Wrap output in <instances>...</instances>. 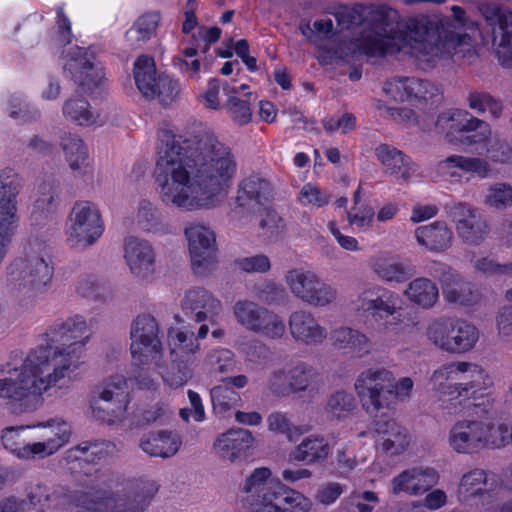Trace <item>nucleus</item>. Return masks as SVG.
<instances>
[{"label": "nucleus", "mask_w": 512, "mask_h": 512, "mask_svg": "<svg viewBox=\"0 0 512 512\" xmlns=\"http://www.w3.org/2000/svg\"><path fill=\"white\" fill-rule=\"evenodd\" d=\"M451 15L420 16L406 24V33L398 30L396 10L378 4L365 5L364 27L356 38L325 46L330 63L350 56H384L409 48V53L426 67L447 57L464 58L472 52V36L478 25L465 9L453 5Z\"/></svg>", "instance_id": "f257e3e1"}, {"label": "nucleus", "mask_w": 512, "mask_h": 512, "mask_svg": "<svg viewBox=\"0 0 512 512\" xmlns=\"http://www.w3.org/2000/svg\"><path fill=\"white\" fill-rule=\"evenodd\" d=\"M157 150L154 177L163 203L187 211L221 205L238 168L228 145L210 132L183 136L163 130Z\"/></svg>", "instance_id": "f03ea898"}, {"label": "nucleus", "mask_w": 512, "mask_h": 512, "mask_svg": "<svg viewBox=\"0 0 512 512\" xmlns=\"http://www.w3.org/2000/svg\"><path fill=\"white\" fill-rule=\"evenodd\" d=\"M91 334L82 316L57 321L47 328L45 345L31 349L20 364H1L0 399L8 409L16 415L35 411L43 394L72 382Z\"/></svg>", "instance_id": "7ed1b4c3"}, {"label": "nucleus", "mask_w": 512, "mask_h": 512, "mask_svg": "<svg viewBox=\"0 0 512 512\" xmlns=\"http://www.w3.org/2000/svg\"><path fill=\"white\" fill-rule=\"evenodd\" d=\"M243 491L251 512H308L311 500L272 478L267 467L256 468L245 480Z\"/></svg>", "instance_id": "20e7f679"}, {"label": "nucleus", "mask_w": 512, "mask_h": 512, "mask_svg": "<svg viewBox=\"0 0 512 512\" xmlns=\"http://www.w3.org/2000/svg\"><path fill=\"white\" fill-rule=\"evenodd\" d=\"M158 491L156 482L135 478L111 492L78 493L76 512H145Z\"/></svg>", "instance_id": "39448f33"}, {"label": "nucleus", "mask_w": 512, "mask_h": 512, "mask_svg": "<svg viewBox=\"0 0 512 512\" xmlns=\"http://www.w3.org/2000/svg\"><path fill=\"white\" fill-rule=\"evenodd\" d=\"M52 276L50 255L38 242L25 246L23 253L6 267L7 282L18 290H41Z\"/></svg>", "instance_id": "423d86ee"}, {"label": "nucleus", "mask_w": 512, "mask_h": 512, "mask_svg": "<svg viewBox=\"0 0 512 512\" xmlns=\"http://www.w3.org/2000/svg\"><path fill=\"white\" fill-rule=\"evenodd\" d=\"M436 131L452 145H484L492 135L490 124L466 109L452 108L441 112L435 121Z\"/></svg>", "instance_id": "0eeeda50"}, {"label": "nucleus", "mask_w": 512, "mask_h": 512, "mask_svg": "<svg viewBox=\"0 0 512 512\" xmlns=\"http://www.w3.org/2000/svg\"><path fill=\"white\" fill-rule=\"evenodd\" d=\"M427 337L439 349L460 354L474 348L479 340V330L465 319L445 317L429 325Z\"/></svg>", "instance_id": "6e6552de"}, {"label": "nucleus", "mask_w": 512, "mask_h": 512, "mask_svg": "<svg viewBox=\"0 0 512 512\" xmlns=\"http://www.w3.org/2000/svg\"><path fill=\"white\" fill-rule=\"evenodd\" d=\"M130 351L133 365L159 366L163 347L159 338V325L151 314H140L132 322Z\"/></svg>", "instance_id": "1a4fd4ad"}, {"label": "nucleus", "mask_w": 512, "mask_h": 512, "mask_svg": "<svg viewBox=\"0 0 512 512\" xmlns=\"http://www.w3.org/2000/svg\"><path fill=\"white\" fill-rule=\"evenodd\" d=\"M284 279L291 293L309 306L327 307L338 298L336 287L311 270L293 268L286 272Z\"/></svg>", "instance_id": "9d476101"}, {"label": "nucleus", "mask_w": 512, "mask_h": 512, "mask_svg": "<svg viewBox=\"0 0 512 512\" xmlns=\"http://www.w3.org/2000/svg\"><path fill=\"white\" fill-rule=\"evenodd\" d=\"M355 309L387 331L401 323L397 295L379 285L365 288L355 300Z\"/></svg>", "instance_id": "9b49d317"}, {"label": "nucleus", "mask_w": 512, "mask_h": 512, "mask_svg": "<svg viewBox=\"0 0 512 512\" xmlns=\"http://www.w3.org/2000/svg\"><path fill=\"white\" fill-rule=\"evenodd\" d=\"M494 422L488 419H463L450 429L448 443L459 454L495 449Z\"/></svg>", "instance_id": "f8f14e48"}, {"label": "nucleus", "mask_w": 512, "mask_h": 512, "mask_svg": "<svg viewBox=\"0 0 512 512\" xmlns=\"http://www.w3.org/2000/svg\"><path fill=\"white\" fill-rule=\"evenodd\" d=\"M354 387L365 411L377 413L392 403L393 372L383 367L365 369Z\"/></svg>", "instance_id": "ddd939ff"}, {"label": "nucleus", "mask_w": 512, "mask_h": 512, "mask_svg": "<svg viewBox=\"0 0 512 512\" xmlns=\"http://www.w3.org/2000/svg\"><path fill=\"white\" fill-rule=\"evenodd\" d=\"M104 224L98 207L90 201H77L68 217L66 237L72 247L86 248L103 234Z\"/></svg>", "instance_id": "4468645a"}, {"label": "nucleus", "mask_w": 512, "mask_h": 512, "mask_svg": "<svg viewBox=\"0 0 512 512\" xmlns=\"http://www.w3.org/2000/svg\"><path fill=\"white\" fill-rule=\"evenodd\" d=\"M64 72L82 93L91 94L103 87L106 78L101 63L92 48L74 47L67 53Z\"/></svg>", "instance_id": "2eb2a0df"}, {"label": "nucleus", "mask_w": 512, "mask_h": 512, "mask_svg": "<svg viewBox=\"0 0 512 512\" xmlns=\"http://www.w3.org/2000/svg\"><path fill=\"white\" fill-rule=\"evenodd\" d=\"M479 11L492 30L496 56L504 67L512 65V11L496 3H481Z\"/></svg>", "instance_id": "dca6fc26"}, {"label": "nucleus", "mask_w": 512, "mask_h": 512, "mask_svg": "<svg viewBox=\"0 0 512 512\" xmlns=\"http://www.w3.org/2000/svg\"><path fill=\"white\" fill-rule=\"evenodd\" d=\"M191 265L195 274L204 276L216 265V236L214 231L201 223H190L185 228Z\"/></svg>", "instance_id": "f3484780"}, {"label": "nucleus", "mask_w": 512, "mask_h": 512, "mask_svg": "<svg viewBox=\"0 0 512 512\" xmlns=\"http://www.w3.org/2000/svg\"><path fill=\"white\" fill-rule=\"evenodd\" d=\"M18 193L19 187L16 180L0 173V264L6 257L8 247L18 228L16 200Z\"/></svg>", "instance_id": "a211bd4d"}, {"label": "nucleus", "mask_w": 512, "mask_h": 512, "mask_svg": "<svg viewBox=\"0 0 512 512\" xmlns=\"http://www.w3.org/2000/svg\"><path fill=\"white\" fill-rule=\"evenodd\" d=\"M273 196L271 181L259 173H252L243 178L237 189L235 208L232 213L236 217L241 212L254 213L265 205Z\"/></svg>", "instance_id": "6ab92c4d"}, {"label": "nucleus", "mask_w": 512, "mask_h": 512, "mask_svg": "<svg viewBox=\"0 0 512 512\" xmlns=\"http://www.w3.org/2000/svg\"><path fill=\"white\" fill-rule=\"evenodd\" d=\"M432 274L438 278L445 300L459 306H472L479 300L471 283L465 281L455 270L441 262H433Z\"/></svg>", "instance_id": "aec40b11"}, {"label": "nucleus", "mask_w": 512, "mask_h": 512, "mask_svg": "<svg viewBox=\"0 0 512 512\" xmlns=\"http://www.w3.org/2000/svg\"><path fill=\"white\" fill-rule=\"evenodd\" d=\"M124 259L131 274L138 280L150 281L156 270V253L144 239L129 236L123 244Z\"/></svg>", "instance_id": "412c9836"}, {"label": "nucleus", "mask_w": 512, "mask_h": 512, "mask_svg": "<svg viewBox=\"0 0 512 512\" xmlns=\"http://www.w3.org/2000/svg\"><path fill=\"white\" fill-rule=\"evenodd\" d=\"M288 329L292 339L301 345L319 346L325 342L328 331L309 310L293 311L288 317Z\"/></svg>", "instance_id": "4be33fe9"}, {"label": "nucleus", "mask_w": 512, "mask_h": 512, "mask_svg": "<svg viewBox=\"0 0 512 512\" xmlns=\"http://www.w3.org/2000/svg\"><path fill=\"white\" fill-rule=\"evenodd\" d=\"M383 89L394 100L437 102L441 99V91L435 84L418 78H394L386 81Z\"/></svg>", "instance_id": "5701e85b"}, {"label": "nucleus", "mask_w": 512, "mask_h": 512, "mask_svg": "<svg viewBox=\"0 0 512 512\" xmlns=\"http://www.w3.org/2000/svg\"><path fill=\"white\" fill-rule=\"evenodd\" d=\"M455 372L456 399H476L493 384L485 370L475 363L455 362Z\"/></svg>", "instance_id": "b1692460"}, {"label": "nucleus", "mask_w": 512, "mask_h": 512, "mask_svg": "<svg viewBox=\"0 0 512 512\" xmlns=\"http://www.w3.org/2000/svg\"><path fill=\"white\" fill-rule=\"evenodd\" d=\"M181 308L184 314L195 322L214 323L222 311V303L205 288L195 287L185 292Z\"/></svg>", "instance_id": "393cba45"}, {"label": "nucleus", "mask_w": 512, "mask_h": 512, "mask_svg": "<svg viewBox=\"0 0 512 512\" xmlns=\"http://www.w3.org/2000/svg\"><path fill=\"white\" fill-rule=\"evenodd\" d=\"M450 214L456 222L458 235L468 244H479L488 232V226L478 210L465 203H455L450 208Z\"/></svg>", "instance_id": "a878e982"}, {"label": "nucleus", "mask_w": 512, "mask_h": 512, "mask_svg": "<svg viewBox=\"0 0 512 512\" xmlns=\"http://www.w3.org/2000/svg\"><path fill=\"white\" fill-rule=\"evenodd\" d=\"M248 377L244 374L225 377L220 384L210 390V397L214 413L219 417H225L236 408L240 401V394L234 389H242L248 384Z\"/></svg>", "instance_id": "bb28decb"}, {"label": "nucleus", "mask_w": 512, "mask_h": 512, "mask_svg": "<svg viewBox=\"0 0 512 512\" xmlns=\"http://www.w3.org/2000/svg\"><path fill=\"white\" fill-rule=\"evenodd\" d=\"M65 160L75 178L91 179L93 167L89 161L88 148L83 140L75 134L65 133L59 143Z\"/></svg>", "instance_id": "cd10ccee"}, {"label": "nucleus", "mask_w": 512, "mask_h": 512, "mask_svg": "<svg viewBox=\"0 0 512 512\" xmlns=\"http://www.w3.org/2000/svg\"><path fill=\"white\" fill-rule=\"evenodd\" d=\"M438 479L439 475L434 468L407 469L392 479V492L395 495H419L436 485Z\"/></svg>", "instance_id": "c85d7f7f"}, {"label": "nucleus", "mask_w": 512, "mask_h": 512, "mask_svg": "<svg viewBox=\"0 0 512 512\" xmlns=\"http://www.w3.org/2000/svg\"><path fill=\"white\" fill-rule=\"evenodd\" d=\"M40 428L37 437L41 441L31 444L32 457H47L64 446L70 438V428L66 422L50 420L37 425Z\"/></svg>", "instance_id": "c756f323"}, {"label": "nucleus", "mask_w": 512, "mask_h": 512, "mask_svg": "<svg viewBox=\"0 0 512 512\" xmlns=\"http://www.w3.org/2000/svg\"><path fill=\"white\" fill-rule=\"evenodd\" d=\"M375 156L384 167V173L405 182L416 173V163L403 151L388 144L375 148Z\"/></svg>", "instance_id": "7c9ffc66"}, {"label": "nucleus", "mask_w": 512, "mask_h": 512, "mask_svg": "<svg viewBox=\"0 0 512 512\" xmlns=\"http://www.w3.org/2000/svg\"><path fill=\"white\" fill-rule=\"evenodd\" d=\"M252 433L243 428L230 429L214 442V449L220 458L235 462L253 445Z\"/></svg>", "instance_id": "2f4dec72"}, {"label": "nucleus", "mask_w": 512, "mask_h": 512, "mask_svg": "<svg viewBox=\"0 0 512 512\" xmlns=\"http://www.w3.org/2000/svg\"><path fill=\"white\" fill-rule=\"evenodd\" d=\"M138 445L150 457L170 458L178 452L181 441L172 431L160 430L143 435Z\"/></svg>", "instance_id": "473e14b6"}, {"label": "nucleus", "mask_w": 512, "mask_h": 512, "mask_svg": "<svg viewBox=\"0 0 512 512\" xmlns=\"http://www.w3.org/2000/svg\"><path fill=\"white\" fill-rule=\"evenodd\" d=\"M415 237L429 251L443 252L451 246L453 232L445 222L436 221L416 228Z\"/></svg>", "instance_id": "72a5a7b5"}, {"label": "nucleus", "mask_w": 512, "mask_h": 512, "mask_svg": "<svg viewBox=\"0 0 512 512\" xmlns=\"http://www.w3.org/2000/svg\"><path fill=\"white\" fill-rule=\"evenodd\" d=\"M329 453L330 446L323 437L309 435L295 447L289 458L310 465L325 461Z\"/></svg>", "instance_id": "f704fd0d"}, {"label": "nucleus", "mask_w": 512, "mask_h": 512, "mask_svg": "<svg viewBox=\"0 0 512 512\" xmlns=\"http://www.w3.org/2000/svg\"><path fill=\"white\" fill-rule=\"evenodd\" d=\"M331 339L336 348L348 349L357 357L368 355L372 349V343L364 333L346 326L334 329Z\"/></svg>", "instance_id": "c9c22d12"}, {"label": "nucleus", "mask_w": 512, "mask_h": 512, "mask_svg": "<svg viewBox=\"0 0 512 512\" xmlns=\"http://www.w3.org/2000/svg\"><path fill=\"white\" fill-rule=\"evenodd\" d=\"M371 267L373 272L385 282L402 283L416 273L413 265L392 257H377L373 260Z\"/></svg>", "instance_id": "e433bc0d"}, {"label": "nucleus", "mask_w": 512, "mask_h": 512, "mask_svg": "<svg viewBox=\"0 0 512 512\" xmlns=\"http://www.w3.org/2000/svg\"><path fill=\"white\" fill-rule=\"evenodd\" d=\"M487 475L483 469H473L464 474L459 483L457 497L464 504L477 505L478 499L488 496L485 489Z\"/></svg>", "instance_id": "4c0bfd02"}, {"label": "nucleus", "mask_w": 512, "mask_h": 512, "mask_svg": "<svg viewBox=\"0 0 512 512\" xmlns=\"http://www.w3.org/2000/svg\"><path fill=\"white\" fill-rule=\"evenodd\" d=\"M128 403L119 401L118 399H110L109 396H103L101 393L94 391L91 399L92 416L94 419L114 424L125 418Z\"/></svg>", "instance_id": "58836bf2"}, {"label": "nucleus", "mask_w": 512, "mask_h": 512, "mask_svg": "<svg viewBox=\"0 0 512 512\" xmlns=\"http://www.w3.org/2000/svg\"><path fill=\"white\" fill-rule=\"evenodd\" d=\"M63 495L61 488L37 482L27 488L26 506L29 504L37 512H46L57 505Z\"/></svg>", "instance_id": "ea45409f"}, {"label": "nucleus", "mask_w": 512, "mask_h": 512, "mask_svg": "<svg viewBox=\"0 0 512 512\" xmlns=\"http://www.w3.org/2000/svg\"><path fill=\"white\" fill-rule=\"evenodd\" d=\"M134 79L137 88L146 98H155V87L158 84L154 59L147 55L137 58L134 63Z\"/></svg>", "instance_id": "a19ab883"}, {"label": "nucleus", "mask_w": 512, "mask_h": 512, "mask_svg": "<svg viewBox=\"0 0 512 512\" xmlns=\"http://www.w3.org/2000/svg\"><path fill=\"white\" fill-rule=\"evenodd\" d=\"M465 101L468 108L475 113L481 115L488 112L494 120L499 119L504 111V105L501 99L485 90H470L465 96Z\"/></svg>", "instance_id": "79ce46f5"}, {"label": "nucleus", "mask_w": 512, "mask_h": 512, "mask_svg": "<svg viewBox=\"0 0 512 512\" xmlns=\"http://www.w3.org/2000/svg\"><path fill=\"white\" fill-rule=\"evenodd\" d=\"M290 393L298 394L315 390L317 371L306 362H297L288 367Z\"/></svg>", "instance_id": "37998d69"}, {"label": "nucleus", "mask_w": 512, "mask_h": 512, "mask_svg": "<svg viewBox=\"0 0 512 512\" xmlns=\"http://www.w3.org/2000/svg\"><path fill=\"white\" fill-rule=\"evenodd\" d=\"M404 294L409 301L426 309L434 306L439 297L436 284L424 277L416 278L411 281Z\"/></svg>", "instance_id": "c03bdc74"}, {"label": "nucleus", "mask_w": 512, "mask_h": 512, "mask_svg": "<svg viewBox=\"0 0 512 512\" xmlns=\"http://www.w3.org/2000/svg\"><path fill=\"white\" fill-rule=\"evenodd\" d=\"M438 167L441 171L459 168L464 172L474 173L481 179L487 178L490 172L487 160L479 157H466L462 155H451L440 161Z\"/></svg>", "instance_id": "a18cd8bd"}, {"label": "nucleus", "mask_w": 512, "mask_h": 512, "mask_svg": "<svg viewBox=\"0 0 512 512\" xmlns=\"http://www.w3.org/2000/svg\"><path fill=\"white\" fill-rule=\"evenodd\" d=\"M209 331L208 325L203 324L199 327L197 337L192 330L187 328L171 329L169 331L170 343L173 350H179L184 354H194L200 349L198 339H203Z\"/></svg>", "instance_id": "49530a36"}, {"label": "nucleus", "mask_w": 512, "mask_h": 512, "mask_svg": "<svg viewBox=\"0 0 512 512\" xmlns=\"http://www.w3.org/2000/svg\"><path fill=\"white\" fill-rule=\"evenodd\" d=\"M25 426L6 427L1 433V442L3 447L13 453L20 459L30 460L32 457V443H27L22 433Z\"/></svg>", "instance_id": "de8ad7c7"}, {"label": "nucleus", "mask_w": 512, "mask_h": 512, "mask_svg": "<svg viewBox=\"0 0 512 512\" xmlns=\"http://www.w3.org/2000/svg\"><path fill=\"white\" fill-rule=\"evenodd\" d=\"M62 111L66 119L81 126H90L97 122L98 115L93 112L89 102L83 98L67 99L63 104Z\"/></svg>", "instance_id": "09e8293b"}, {"label": "nucleus", "mask_w": 512, "mask_h": 512, "mask_svg": "<svg viewBox=\"0 0 512 512\" xmlns=\"http://www.w3.org/2000/svg\"><path fill=\"white\" fill-rule=\"evenodd\" d=\"M356 401L351 393L339 390L331 394L325 406V412L330 420L341 421L352 414Z\"/></svg>", "instance_id": "8fccbe9b"}, {"label": "nucleus", "mask_w": 512, "mask_h": 512, "mask_svg": "<svg viewBox=\"0 0 512 512\" xmlns=\"http://www.w3.org/2000/svg\"><path fill=\"white\" fill-rule=\"evenodd\" d=\"M252 332L269 340H281L286 335V323L282 316L266 308Z\"/></svg>", "instance_id": "3c124183"}, {"label": "nucleus", "mask_w": 512, "mask_h": 512, "mask_svg": "<svg viewBox=\"0 0 512 512\" xmlns=\"http://www.w3.org/2000/svg\"><path fill=\"white\" fill-rule=\"evenodd\" d=\"M233 315L237 323L252 332L261 319L266 307L250 300H238L233 306Z\"/></svg>", "instance_id": "603ef678"}, {"label": "nucleus", "mask_w": 512, "mask_h": 512, "mask_svg": "<svg viewBox=\"0 0 512 512\" xmlns=\"http://www.w3.org/2000/svg\"><path fill=\"white\" fill-rule=\"evenodd\" d=\"M272 359L271 348L261 340H251L244 347V361L251 370L265 369Z\"/></svg>", "instance_id": "864d4df0"}, {"label": "nucleus", "mask_w": 512, "mask_h": 512, "mask_svg": "<svg viewBox=\"0 0 512 512\" xmlns=\"http://www.w3.org/2000/svg\"><path fill=\"white\" fill-rule=\"evenodd\" d=\"M455 378V362H453L436 369L430 377V383L432 389L440 395L456 399Z\"/></svg>", "instance_id": "5fc2aeb1"}, {"label": "nucleus", "mask_w": 512, "mask_h": 512, "mask_svg": "<svg viewBox=\"0 0 512 512\" xmlns=\"http://www.w3.org/2000/svg\"><path fill=\"white\" fill-rule=\"evenodd\" d=\"M136 221L147 232L158 233L165 230L161 212L152 202L145 199L139 202Z\"/></svg>", "instance_id": "6e6d98bb"}, {"label": "nucleus", "mask_w": 512, "mask_h": 512, "mask_svg": "<svg viewBox=\"0 0 512 512\" xmlns=\"http://www.w3.org/2000/svg\"><path fill=\"white\" fill-rule=\"evenodd\" d=\"M334 16L341 30L358 27L360 25L364 26L365 5H340L335 8Z\"/></svg>", "instance_id": "4d7b16f0"}, {"label": "nucleus", "mask_w": 512, "mask_h": 512, "mask_svg": "<svg viewBox=\"0 0 512 512\" xmlns=\"http://www.w3.org/2000/svg\"><path fill=\"white\" fill-rule=\"evenodd\" d=\"M159 21V16L156 13H146L139 17L132 28L126 32L128 41L141 42L148 40L155 32Z\"/></svg>", "instance_id": "13d9d810"}, {"label": "nucleus", "mask_w": 512, "mask_h": 512, "mask_svg": "<svg viewBox=\"0 0 512 512\" xmlns=\"http://www.w3.org/2000/svg\"><path fill=\"white\" fill-rule=\"evenodd\" d=\"M94 391L101 393V395L109 396L110 399L119 400L125 403L130 402L128 383L123 375L110 376L101 386H98Z\"/></svg>", "instance_id": "bf43d9fd"}, {"label": "nucleus", "mask_w": 512, "mask_h": 512, "mask_svg": "<svg viewBox=\"0 0 512 512\" xmlns=\"http://www.w3.org/2000/svg\"><path fill=\"white\" fill-rule=\"evenodd\" d=\"M410 444V437L406 428L398 425L389 434L382 439V449L390 455H399L403 453Z\"/></svg>", "instance_id": "052dcab7"}, {"label": "nucleus", "mask_w": 512, "mask_h": 512, "mask_svg": "<svg viewBox=\"0 0 512 512\" xmlns=\"http://www.w3.org/2000/svg\"><path fill=\"white\" fill-rule=\"evenodd\" d=\"M39 195L34 203V210L32 216L37 214L47 216L48 213L53 211L58 199L56 188L51 183H42L38 189Z\"/></svg>", "instance_id": "680f3d73"}, {"label": "nucleus", "mask_w": 512, "mask_h": 512, "mask_svg": "<svg viewBox=\"0 0 512 512\" xmlns=\"http://www.w3.org/2000/svg\"><path fill=\"white\" fill-rule=\"evenodd\" d=\"M180 93V85L169 75L160 74L158 76V84L155 87V97H157L163 106L173 103Z\"/></svg>", "instance_id": "e2e57ef3"}, {"label": "nucleus", "mask_w": 512, "mask_h": 512, "mask_svg": "<svg viewBox=\"0 0 512 512\" xmlns=\"http://www.w3.org/2000/svg\"><path fill=\"white\" fill-rule=\"evenodd\" d=\"M484 145H486L487 157L493 162L505 163L512 159V147L509 142L500 135H495L494 137L490 136L489 140Z\"/></svg>", "instance_id": "0e129e2a"}, {"label": "nucleus", "mask_w": 512, "mask_h": 512, "mask_svg": "<svg viewBox=\"0 0 512 512\" xmlns=\"http://www.w3.org/2000/svg\"><path fill=\"white\" fill-rule=\"evenodd\" d=\"M207 362L218 373H229L235 368L234 353L229 349H217L211 351L207 356Z\"/></svg>", "instance_id": "69168bd1"}, {"label": "nucleus", "mask_w": 512, "mask_h": 512, "mask_svg": "<svg viewBox=\"0 0 512 512\" xmlns=\"http://www.w3.org/2000/svg\"><path fill=\"white\" fill-rule=\"evenodd\" d=\"M225 108L236 124L245 125L251 121L252 111L247 100L231 96L228 98Z\"/></svg>", "instance_id": "338daca9"}, {"label": "nucleus", "mask_w": 512, "mask_h": 512, "mask_svg": "<svg viewBox=\"0 0 512 512\" xmlns=\"http://www.w3.org/2000/svg\"><path fill=\"white\" fill-rule=\"evenodd\" d=\"M486 203L496 208H506L512 204V187L505 183H497L490 187Z\"/></svg>", "instance_id": "774afa93"}]
</instances>
